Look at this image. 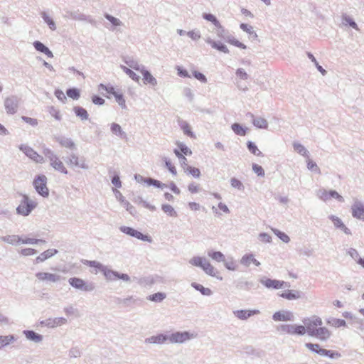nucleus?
<instances>
[{
	"instance_id": "nucleus-1",
	"label": "nucleus",
	"mask_w": 364,
	"mask_h": 364,
	"mask_svg": "<svg viewBox=\"0 0 364 364\" xmlns=\"http://www.w3.org/2000/svg\"><path fill=\"white\" fill-rule=\"evenodd\" d=\"M43 154L45 157L49 161L50 166L55 171H59L63 174H68V171L65 166L64 164L58 156L51 149L44 147Z\"/></svg>"
},
{
	"instance_id": "nucleus-2",
	"label": "nucleus",
	"mask_w": 364,
	"mask_h": 364,
	"mask_svg": "<svg viewBox=\"0 0 364 364\" xmlns=\"http://www.w3.org/2000/svg\"><path fill=\"white\" fill-rule=\"evenodd\" d=\"M37 206V203L24 195L20 204L16 208V213L22 216H28Z\"/></svg>"
},
{
	"instance_id": "nucleus-3",
	"label": "nucleus",
	"mask_w": 364,
	"mask_h": 364,
	"mask_svg": "<svg viewBox=\"0 0 364 364\" xmlns=\"http://www.w3.org/2000/svg\"><path fill=\"white\" fill-rule=\"evenodd\" d=\"M196 337V334L188 331H176L168 335V342L170 343L181 344L188 341L193 339Z\"/></svg>"
},
{
	"instance_id": "nucleus-4",
	"label": "nucleus",
	"mask_w": 364,
	"mask_h": 364,
	"mask_svg": "<svg viewBox=\"0 0 364 364\" xmlns=\"http://www.w3.org/2000/svg\"><path fill=\"white\" fill-rule=\"evenodd\" d=\"M277 330L281 333L303 336L306 333V328L302 325L282 324L277 326Z\"/></svg>"
},
{
	"instance_id": "nucleus-5",
	"label": "nucleus",
	"mask_w": 364,
	"mask_h": 364,
	"mask_svg": "<svg viewBox=\"0 0 364 364\" xmlns=\"http://www.w3.org/2000/svg\"><path fill=\"white\" fill-rule=\"evenodd\" d=\"M68 282L73 288L82 291H92L95 289L94 283L87 282L78 277L70 278Z\"/></svg>"
},
{
	"instance_id": "nucleus-6",
	"label": "nucleus",
	"mask_w": 364,
	"mask_h": 364,
	"mask_svg": "<svg viewBox=\"0 0 364 364\" xmlns=\"http://www.w3.org/2000/svg\"><path fill=\"white\" fill-rule=\"evenodd\" d=\"M304 326L306 328V333L310 336H313L316 330L323 324L322 320L320 317L314 316L311 318L304 319Z\"/></svg>"
},
{
	"instance_id": "nucleus-7",
	"label": "nucleus",
	"mask_w": 364,
	"mask_h": 364,
	"mask_svg": "<svg viewBox=\"0 0 364 364\" xmlns=\"http://www.w3.org/2000/svg\"><path fill=\"white\" fill-rule=\"evenodd\" d=\"M21 98L16 95H11L5 98L4 105L9 114H14L18 112Z\"/></svg>"
},
{
	"instance_id": "nucleus-8",
	"label": "nucleus",
	"mask_w": 364,
	"mask_h": 364,
	"mask_svg": "<svg viewBox=\"0 0 364 364\" xmlns=\"http://www.w3.org/2000/svg\"><path fill=\"white\" fill-rule=\"evenodd\" d=\"M47 177L45 175L38 176L33 181V186L36 191L42 196L47 197L49 195L48 188L46 186Z\"/></svg>"
},
{
	"instance_id": "nucleus-9",
	"label": "nucleus",
	"mask_w": 364,
	"mask_h": 364,
	"mask_svg": "<svg viewBox=\"0 0 364 364\" xmlns=\"http://www.w3.org/2000/svg\"><path fill=\"white\" fill-rule=\"evenodd\" d=\"M19 149L23 151L28 158L35 161L36 163L43 164L45 161L44 157L39 155L36 151L31 147L21 144L19 146Z\"/></svg>"
},
{
	"instance_id": "nucleus-10",
	"label": "nucleus",
	"mask_w": 364,
	"mask_h": 364,
	"mask_svg": "<svg viewBox=\"0 0 364 364\" xmlns=\"http://www.w3.org/2000/svg\"><path fill=\"white\" fill-rule=\"evenodd\" d=\"M260 283L268 289H279L289 287V284L284 281L272 279L266 277L262 278L260 279Z\"/></svg>"
},
{
	"instance_id": "nucleus-11",
	"label": "nucleus",
	"mask_w": 364,
	"mask_h": 364,
	"mask_svg": "<svg viewBox=\"0 0 364 364\" xmlns=\"http://www.w3.org/2000/svg\"><path fill=\"white\" fill-rule=\"evenodd\" d=\"M119 230L123 232L132 237H136L142 241L151 242V238L149 235H144L141 232L127 226H121Z\"/></svg>"
},
{
	"instance_id": "nucleus-12",
	"label": "nucleus",
	"mask_w": 364,
	"mask_h": 364,
	"mask_svg": "<svg viewBox=\"0 0 364 364\" xmlns=\"http://www.w3.org/2000/svg\"><path fill=\"white\" fill-rule=\"evenodd\" d=\"M68 323L67 318L64 317L48 318L40 321V325L48 328H54L63 326Z\"/></svg>"
},
{
	"instance_id": "nucleus-13",
	"label": "nucleus",
	"mask_w": 364,
	"mask_h": 364,
	"mask_svg": "<svg viewBox=\"0 0 364 364\" xmlns=\"http://www.w3.org/2000/svg\"><path fill=\"white\" fill-rule=\"evenodd\" d=\"M351 214L354 218L364 221V205L358 199H355L351 206Z\"/></svg>"
},
{
	"instance_id": "nucleus-14",
	"label": "nucleus",
	"mask_w": 364,
	"mask_h": 364,
	"mask_svg": "<svg viewBox=\"0 0 364 364\" xmlns=\"http://www.w3.org/2000/svg\"><path fill=\"white\" fill-rule=\"evenodd\" d=\"M66 163L71 167H79L85 170L89 168V166L85 163V159H80L75 154H71L66 160Z\"/></svg>"
},
{
	"instance_id": "nucleus-15",
	"label": "nucleus",
	"mask_w": 364,
	"mask_h": 364,
	"mask_svg": "<svg viewBox=\"0 0 364 364\" xmlns=\"http://www.w3.org/2000/svg\"><path fill=\"white\" fill-rule=\"evenodd\" d=\"M35 276L39 282H50L52 283L59 282L62 278L59 274L49 272H38Z\"/></svg>"
},
{
	"instance_id": "nucleus-16",
	"label": "nucleus",
	"mask_w": 364,
	"mask_h": 364,
	"mask_svg": "<svg viewBox=\"0 0 364 364\" xmlns=\"http://www.w3.org/2000/svg\"><path fill=\"white\" fill-rule=\"evenodd\" d=\"M134 178L138 183H146L149 186H154L156 188H160L163 189L164 188V187H167L166 184L163 183L158 180L151 178H144L139 174H135Z\"/></svg>"
},
{
	"instance_id": "nucleus-17",
	"label": "nucleus",
	"mask_w": 364,
	"mask_h": 364,
	"mask_svg": "<svg viewBox=\"0 0 364 364\" xmlns=\"http://www.w3.org/2000/svg\"><path fill=\"white\" fill-rule=\"evenodd\" d=\"M168 341V335L164 333H159L146 338L144 343L146 344L162 345Z\"/></svg>"
},
{
	"instance_id": "nucleus-18",
	"label": "nucleus",
	"mask_w": 364,
	"mask_h": 364,
	"mask_svg": "<svg viewBox=\"0 0 364 364\" xmlns=\"http://www.w3.org/2000/svg\"><path fill=\"white\" fill-rule=\"evenodd\" d=\"M272 318L275 321H291L294 320V316L291 311L282 310L275 312Z\"/></svg>"
},
{
	"instance_id": "nucleus-19",
	"label": "nucleus",
	"mask_w": 364,
	"mask_h": 364,
	"mask_svg": "<svg viewBox=\"0 0 364 364\" xmlns=\"http://www.w3.org/2000/svg\"><path fill=\"white\" fill-rule=\"evenodd\" d=\"M328 218L332 221L335 228L339 229L343 231L345 234L350 235H351L350 230L346 226V225L343 223L341 218L334 215H331L328 216Z\"/></svg>"
},
{
	"instance_id": "nucleus-20",
	"label": "nucleus",
	"mask_w": 364,
	"mask_h": 364,
	"mask_svg": "<svg viewBox=\"0 0 364 364\" xmlns=\"http://www.w3.org/2000/svg\"><path fill=\"white\" fill-rule=\"evenodd\" d=\"M205 41L208 44L210 45V46L213 48H214L215 50H219L220 52H223L224 53H229L228 48L220 41H213L210 37H207V38H205Z\"/></svg>"
},
{
	"instance_id": "nucleus-21",
	"label": "nucleus",
	"mask_w": 364,
	"mask_h": 364,
	"mask_svg": "<svg viewBox=\"0 0 364 364\" xmlns=\"http://www.w3.org/2000/svg\"><path fill=\"white\" fill-rule=\"evenodd\" d=\"M331 336V331L326 327H318L312 337H316L321 341H326Z\"/></svg>"
},
{
	"instance_id": "nucleus-22",
	"label": "nucleus",
	"mask_w": 364,
	"mask_h": 364,
	"mask_svg": "<svg viewBox=\"0 0 364 364\" xmlns=\"http://www.w3.org/2000/svg\"><path fill=\"white\" fill-rule=\"evenodd\" d=\"M23 334L28 341H33L36 343H39L43 340V336L42 335L31 330H24L23 331Z\"/></svg>"
},
{
	"instance_id": "nucleus-23",
	"label": "nucleus",
	"mask_w": 364,
	"mask_h": 364,
	"mask_svg": "<svg viewBox=\"0 0 364 364\" xmlns=\"http://www.w3.org/2000/svg\"><path fill=\"white\" fill-rule=\"evenodd\" d=\"M234 315L241 320H246L255 314H259V310H237L233 311Z\"/></svg>"
},
{
	"instance_id": "nucleus-24",
	"label": "nucleus",
	"mask_w": 364,
	"mask_h": 364,
	"mask_svg": "<svg viewBox=\"0 0 364 364\" xmlns=\"http://www.w3.org/2000/svg\"><path fill=\"white\" fill-rule=\"evenodd\" d=\"M58 251L56 249H48L43 252H42L40 255H38L36 259L35 263L38 264L41 262H43L46 259L50 258L53 255H56Z\"/></svg>"
},
{
	"instance_id": "nucleus-25",
	"label": "nucleus",
	"mask_w": 364,
	"mask_h": 364,
	"mask_svg": "<svg viewBox=\"0 0 364 364\" xmlns=\"http://www.w3.org/2000/svg\"><path fill=\"white\" fill-rule=\"evenodd\" d=\"M33 45L37 51L44 53L48 58H53V52L41 41H36L33 42Z\"/></svg>"
},
{
	"instance_id": "nucleus-26",
	"label": "nucleus",
	"mask_w": 364,
	"mask_h": 364,
	"mask_svg": "<svg viewBox=\"0 0 364 364\" xmlns=\"http://www.w3.org/2000/svg\"><path fill=\"white\" fill-rule=\"evenodd\" d=\"M55 139V141H58L60 144V146L63 147L68 148L70 149H75V144L70 138L60 136H56Z\"/></svg>"
},
{
	"instance_id": "nucleus-27",
	"label": "nucleus",
	"mask_w": 364,
	"mask_h": 364,
	"mask_svg": "<svg viewBox=\"0 0 364 364\" xmlns=\"http://www.w3.org/2000/svg\"><path fill=\"white\" fill-rule=\"evenodd\" d=\"M240 262L241 264L245 267H249L251 263H253L257 267H259L261 264L260 262L254 257L252 254H246L243 255Z\"/></svg>"
},
{
	"instance_id": "nucleus-28",
	"label": "nucleus",
	"mask_w": 364,
	"mask_h": 364,
	"mask_svg": "<svg viewBox=\"0 0 364 364\" xmlns=\"http://www.w3.org/2000/svg\"><path fill=\"white\" fill-rule=\"evenodd\" d=\"M0 240L12 245H18L21 244V237L18 235H11L0 237Z\"/></svg>"
},
{
	"instance_id": "nucleus-29",
	"label": "nucleus",
	"mask_w": 364,
	"mask_h": 364,
	"mask_svg": "<svg viewBox=\"0 0 364 364\" xmlns=\"http://www.w3.org/2000/svg\"><path fill=\"white\" fill-rule=\"evenodd\" d=\"M110 130L112 133L121 139H125L127 137V134L124 131H123L122 127L115 122H113L110 125Z\"/></svg>"
},
{
	"instance_id": "nucleus-30",
	"label": "nucleus",
	"mask_w": 364,
	"mask_h": 364,
	"mask_svg": "<svg viewBox=\"0 0 364 364\" xmlns=\"http://www.w3.org/2000/svg\"><path fill=\"white\" fill-rule=\"evenodd\" d=\"M41 16L43 19L44 22L48 25L51 31H55L57 28L56 23L51 16L46 11L41 13Z\"/></svg>"
},
{
	"instance_id": "nucleus-31",
	"label": "nucleus",
	"mask_w": 364,
	"mask_h": 364,
	"mask_svg": "<svg viewBox=\"0 0 364 364\" xmlns=\"http://www.w3.org/2000/svg\"><path fill=\"white\" fill-rule=\"evenodd\" d=\"M293 148H294V150L296 152H297L299 154H300L304 157L309 158V151L301 144L295 141L293 143Z\"/></svg>"
},
{
	"instance_id": "nucleus-32",
	"label": "nucleus",
	"mask_w": 364,
	"mask_h": 364,
	"mask_svg": "<svg viewBox=\"0 0 364 364\" xmlns=\"http://www.w3.org/2000/svg\"><path fill=\"white\" fill-rule=\"evenodd\" d=\"M341 19H342V23L343 25H349L350 27L355 29L356 31H359L358 24L355 22V21L352 18H350L346 14H342Z\"/></svg>"
},
{
	"instance_id": "nucleus-33",
	"label": "nucleus",
	"mask_w": 364,
	"mask_h": 364,
	"mask_svg": "<svg viewBox=\"0 0 364 364\" xmlns=\"http://www.w3.org/2000/svg\"><path fill=\"white\" fill-rule=\"evenodd\" d=\"M141 74L143 75L144 77V83L150 84L153 86L157 84L156 79L150 73L149 71L144 69L141 72Z\"/></svg>"
},
{
	"instance_id": "nucleus-34",
	"label": "nucleus",
	"mask_w": 364,
	"mask_h": 364,
	"mask_svg": "<svg viewBox=\"0 0 364 364\" xmlns=\"http://www.w3.org/2000/svg\"><path fill=\"white\" fill-rule=\"evenodd\" d=\"M191 287L196 290L199 291L204 296H210L213 294V291L210 289L204 287L203 285L196 282H192Z\"/></svg>"
},
{
	"instance_id": "nucleus-35",
	"label": "nucleus",
	"mask_w": 364,
	"mask_h": 364,
	"mask_svg": "<svg viewBox=\"0 0 364 364\" xmlns=\"http://www.w3.org/2000/svg\"><path fill=\"white\" fill-rule=\"evenodd\" d=\"M279 296L281 297L287 299L288 300L297 299L301 297L300 292L299 291H289V290L280 294Z\"/></svg>"
},
{
	"instance_id": "nucleus-36",
	"label": "nucleus",
	"mask_w": 364,
	"mask_h": 364,
	"mask_svg": "<svg viewBox=\"0 0 364 364\" xmlns=\"http://www.w3.org/2000/svg\"><path fill=\"white\" fill-rule=\"evenodd\" d=\"M208 255L212 259L220 262H225V255L220 251H213L209 250L208 252Z\"/></svg>"
},
{
	"instance_id": "nucleus-37",
	"label": "nucleus",
	"mask_w": 364,
	"mask_h": 364,
	"mask_svg": "<svg viewBox=\"0 0 364 364\" xmlns=\"http://www.w3.org/2000/svg\"><path fill=\"white\" fill-rule=\"evenodd\" d=\"M316 196L321 200L326 202L331 199L329 191L325 188H320L316 192Z\"/></svg>"
},
{
	"instance_id": "nucleus-38",
	"label": "nucleus",
	"mask_w": 364,
	"mask_h": 364,
	"mask_svg": "<svg viewBox=\"0 0 364 364\" xmlns=\"http://www.w3.org/2000/svg\"><path fill=\"white\" fill-rule=\"evenodd\" d=\"M217 28L216 35L218 38L225 40V41L230 37V34L226 31L220 23V26H215Z\"/></svg>"
},
{
	"instance_id": "nucleus-39",
	"label": "nucleus",
	"mask_w": 364,
	"mask_h": 364,
	"mask_svg": "<svg viewBox=\"0 0 364 364\" xmlns=\"http://www.w3.org/2000/svg\"><path fill=\"white\" fill-rule=\"evenodd\" d=\"M207 259L205 257L197 256L191 258L189 260V263L193 266L199 267L203 269V266H204V263H205Z\"/></svg>"
},
{
	"instance_id": "nucleus-40",
	"label": "nucleus",
	"mask_w": 364,
	"mask_h": 364,
	"mask_svg": "<svg viewBox=\"0 0 364 364\" xmlns=\"http://www.w3.org/2000/svg\"><path fill=\"white\" fill-rule=\"evenodd\" d=\"M101 272L103 273L107 279L114 280L117 279L118 272L109 269L107 267L105 266Z\"/></svg>"
},
{
	"instance_id": "nucleus-41",
	"label": "nucleus",
	"mask_w": 364,
	"mask_h": 364,
	"mask_svg": "<svg viewBox=\"0 0 364 364\" xmlns=\"http://www.w3.org/2000/svg\"><path fill=\"white\" fill-rule=\"evenodd\" d=\"M66 17L77 21L86 20V16L83 14L79 13L78 11H68Z\"/></svg>"
},
{
	"instance_id": "nucleus-42",
	"label": "nucleus",
	"mask_w": 364,
	"mask_h": 364,
	"mask_svg": "<svg viewBox=\"0 0 364 364\" xmlns=\"http://www.w3.org/2000/svg\"><path fill=\"white\" fill-rule=\"evenodd\" d=\"M75 114L79 117L82 120H86L88 119V114L85 109L82 107L76 106L73 108Z\"/></svg>"
},
{
	"instance_id": "nucleus-43",
	"label": "nucleus",
	"mask_w": 364,
	"mask_h": 364,
	"mask_svg": "<svg viewBox=\"0 0 364 364\" xmlns=\"http://www.w3.org/2000/svg\"><path fill=\"white\" fill-rule=\"evenodd\" d=\"M207 274L215 277L217 273L216 269L207 260L202 269Z\"/></svg>"
},
{
	"instance_id": "nucleus-44",
	"label": "nucleus",
	"mask_w": 364,
	"mask_h": 364,
	"mask_svg": "<svg viewBox=\"0 0 364 364\" xmlns=\"http://www.w3.org/2000/svg\"><path fill=\"white\" fill-rule=\"evenodd\" d=\"M252 123L254 126L259 129H267L268 122L262 117H257L253 119Z\"/></svg>"
},
{
	"instance_id": "nucleus-45",
	"label": "nucleus",
	"mask_w": 364,
	"mask_h": 364,
	"mask_svg": "<svg viewBox=\"0 0 364 364\" xmlns=\"http://www.w3.org/2000/svg\"><path fill=\"white\" fill-rule=\"evenodd\" d=\"M231 128L237 135L245 136L246 134L247 129L238 123H234L232 124Z\"/></svg>"
},
{
	"instance_id": "nucleus-46",
	"label": "nucleus",
	"mask_w": 364,
	"mask_h": 364,
	"mask_svg": "<svg viewBox=\"0 0 364 364\" xmlns=\"http://www.w3.org/2000/svg\"><path fill=\"white\" fill-rule=\"evenodd\" d=\"M247 147L249 151L252 154L257 156H262V152L259 150V149L254 142L248 141L247 142Z\"/></svg>"
},
{
	"instance_id": "nucleus-47",
	"label": "nucleus",
	"mask_w": 364,
	"mask_h": 364,
	"mask_svg": "<svg viewBox=\"0 0 364 364\" xmlns=\"http://www.w3.org/2000/svg\"><path fill=\"white\" fill-rule=\"evenodd\" d=\"M185 172H188L195 178H199L200 176V171L198 168L192 167L188 164L183 167Z\"/></svg>"
},
{
	"instance_id": "nucleus-48",
	"label": "nucleus",
	"mask_w": 364,
	"mask_h": 364,
	"mask_svg": "<svg viewBox=\"0 0 364 364\" xmlns=\"http://www.w3.org/2000/svg\"><path fill=\"white\" fill-rule=\"evenodd\" d=\"M166 297L165 293L157 292L149 296L148 299L154 302H161Z\"/></svg>"
},
{
	"instance_id": "nucleus-49",
	"label": "nucleus",
	"mask_w": 364,
	"mask_h": 364,
	"mask_svg": "<svg viewBox=\"0 0 364 364\" xmlns=\"http://www.w3.org/2000/svg\"><path fill=\"white\" fill-rule=\"evenodd\" d=\"M121 68L123 70V71L134 81L139 82L140 77L137 75L134 71H132L131 69L128 68L127 67L124 65H121Z\"/></svg>"
},
{
	"instance_id": "nucleus-50",
	"label": "nucleus",
	"mask_w": 364,
	"mask_h": 364,
	"mask_svg": "<svg viewBox=\"0 0 364 364\" xmlns=\"http://www.w3.org/2000/svg\"><path fill=\"white\" fill-rule=\"evenodd\" d=\"M161 209L165 213H166L169 216H171V217L177 216L176 211L174 210V208L171 205L163 204L161 205Z\"/></svg>"
},
{
	"instance_id": "nucleus-51",
	"label": "nucleus",
	"mask_w": 364,
	"mask_h": 364,
	"mask_svg": "<svg viewBox=\"0 0 364 364\" xmlns=\"http://www.w3.org/2000/svg\"><path fill=\"white\" fill-rule=\"evenodd\" d=\"M307 56L314 63V65H316L317 70L322 74V75H323V76L326 75V74L327 73L326 70L325 69H323L322 68V66H321L318 64V63L316 60V58L314 56V55L312 53L308 52L307 53Z\"/></svg>"
},
{
	"instance_id": "nucleus-52",
	"label": "nucleus",
	"mask_w": 364,
	"mask_h": 364,
	"mask_svg": "<svg viewBox=\"0 0 364 364\" xmlns=\"http://www.w3.org/2000/svg\"><path fill=\"white\" fill-rule=\"evenodd\" d=\"M38 243H46V241L41 239H35L30 237H22L21 240V244H28V245H34Z\"/></svg>"
},
{
	"instance_id": "nucleus-53",
	"label": "nucleus",
	"mask_w": 364,
	"mask_h": 364,
	"mask_svg": "<svg viewBox=\"0 0 364 364\" xmlns=\"http://www.w3.org/2000/svg\"><path fill=\"white\" fill-rule=\"evenodd\" d=\"M272 230L282 242L288 243L290 241L289 237L286 233L275 228H272Z\"/></svg>"
},
{
	"instance_id": "nucleus-54",
	"label": "nucleus",
	"mask_w": 364,
	"mask_h": 364,
	"mask_svg": "<svg viewBox=\"0 0 364 364\" xmlns=\"http://www.w3.org/2000/svg\"><path fill=\"white\" fill-rule=\"evenodd\" d=\"M126 63L132 69L136 70V71H139V72H142L145 68L143 65H141L139 64L138 62L135 61V60H129V61H126Z\"/></svg>"
},
{
	"instance_id": "nucleus-55",
	"label": "nucleus",
	"mask_w": 364,
	"mask_h": 364,
	"mask_svg": "<svg viewBox=\"0 0 364 364\" xmlns=\"http://www.w3.org/2000/svg\"><path fill=\"white\" fill-rule=\"evenodd\" d=\"M240 27L243 31L247 33L248 34L254 35V38H257V34L254 31L253 27L252 26L242 23L240 25Z\"/></svg>"
},
{
	"instance_id": "nucleus-56",
	"label": "nucleus",
	"mask_w": 364,
	"mask_h": 364,
	"mask_svg": "<svg viewBox=\"0 0 364 364\" xmlns=\"http://www.w3.org/2000/svg\"><path fill=\"white\" fill-rule=\"evenodd\" d=\"M177 146L180 149V152L182 154L190 156L192 154L191 150L183 142L178 141L176 143Z\"/></svg>"
},
{
	"instance_id": "nucleus-57",
	"label": "nucleus",
	"mask_w": 364,
	"mask_h": 364,
	"mask_svg": "<svg viewBox=\"0 0 364 364\" xmlns=\"http://www.w3.org/2000/svg\"><path fill=\"white\" fill-rule=\"evenodd\" d=\"M230 185L232 188H236L239 191H244L245 186L237 178L233 177L230 179Z\"/></svg>"
},
{
	"instance_id": "nucleus-58",
	"label": "nucleus",
	"mask_w": 364,
	"mask_h": 364,
	"mask_svg": "<svg viewBox=\"0 0 364 364\" xmlns=\"http://www.w3.org/2000/svg\"><path fill=\"white\" fill-rule=\"evenodd\" d=\"M105 17L115 27L123 25V23L119 18H115L110 14H105Z\"/></svg>"
},
{
	"instance_id": "nucleus-59",
	"label": "nucleus",
	"mask_w": 364,
	"mask_h": 364,
	"mask_svg": "<svg viewBox=\"0 0 364 364\" xmlns=\"http://www.w3.org/2000/svg\"><path fill=\"white\" fill-rule=\"evenodd\" d=\"M66 93L69 97L73 100H77L80 96V91L77 88H70L67 90Z\"/></svg>"
},
{
	"instance_id": "nucleus-60",
	"label": "nucleus",
	"mask_w": 364,
	"mask_h": 364,
	"mask_svg": "<svg viewBox=\"0 0 364 364\" xmlns=\"http://www.w3.org/2000/svg\"><path fill=\"white\" fill-rule=\"evenodd\" d=\"M226 41L242 49H245L247 48L245 44L235 39L232 35L230 36Z\"/></svg>"
},
{
	"instance_id": "nucleus-61",
	"label": "nucleus",
	"mask_w": 364,
	"mask_h": 364,
	"mask_svg": "<svg viewBox=\"0 0 364 364\" xmlns=\"http://www.w3.org/2000/svg\"><path fill=\"white\" fill-rule=\"evenodd\" d=\"M306 162H307V168L309 170H310L311 171H314L317 173H321L319 167L317 166V164L314 161H312L311 159H309L308 158V160L306 161Z\"/></svg>"
},
{
	"instance_id": "nucleus-62",
	"label": "nucleus",
	"mask_w": 364,
	"mask_h": 364,
	"mask_svg": "<svg viewBox=\"0 0 364 364\" xmlns=\"http://www.w3.org/2000/svg\"><path fill=\"white\" fill-rule=\"evenodd\" d=\"M328 323L334 327L345 326L346 325V323L344 320L339 318H331L328 321Z\"/></svg>"
},
{
	"instance_id": "nucleus-63",
	"label": "nucleus",
	"mask_w": 364,
	"mask_h": 364,
	"mask_svg": "<svg viewBox=\"0 0 364 364\" xmlns=\"http://www.w3.org/2000/svg\"><path fill=\"white\" fill-rule=\"evenodd\" d=\"M114 97H115L116 102L122 109L127 108L126 102L122 94L117 92Z\"/></svg>"
},
{
	"instance_id": "nucleus-64",
	"label": "nucleus",
	"mask_w": 364,
	"mask_h": 364,
	"mask_svg": "<svg viewBox=\"0 0 364 364\" xmlns=\"http://www.w3.org/2000/svg\"><path fill=\"white\" fill-rule=\"evenodd\" d=\"M203 18L205 20L212 22L215 26H220V22L216 18V17L211 14H203Z\"/></svg>"
}]
</instances>
